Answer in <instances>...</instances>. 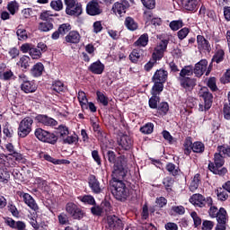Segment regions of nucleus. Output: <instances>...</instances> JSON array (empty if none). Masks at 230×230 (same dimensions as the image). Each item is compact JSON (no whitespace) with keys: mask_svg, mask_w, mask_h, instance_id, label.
<instances>
[{"mask_svg":"<svg viewBox=\"0 0 230 230\" xmlns=\"http://www.w3.org/2000/svg\"><path fill=\"white\" fill-rule=\"evenodd\" d=\"M214 162L208 161V170L216 175H225L228 172L225 165V156L220 152H217L214 155Z\"/></svg>","mask_w":230,"mask_h":230,"instance_id":"nucleus-3","label":"nucleus"},{"mask_svg":"<svg viewBox=\"0 0 230 230\" xmlns=\"http://www.w3.org/2000/svg\"><path fill=\"white\" fill-rule=\"evenodd\" d=\"M77 98L82 110L84 111V109H88V99L85 93L83 91H79Z\"/></svg>","mask_w":230,"mask_h":230,"instance_id":"nucleus-34","label":"nucleus"},{"mask_svg":"<svg viewBox=\"0 0 230 230\" xmlns=\"http://www.w3.org/2000/svg\"><path fill=\"white\" fill-rule=\"evenodd\" d=\"M134 146V140L130 136L122 135L119 139H118V151L120 153L128 152L132 150Z\"/></svg>","mask_w":230,"mask_h":230,"instance_id":"nucleus-8","label":"nucleus"},{"mask_svg":"<svg viewBox=\"0 0 230 230\" xmlns=\"http://www.w3.org/2000/svg\"><path fill=\"white\" fill-rule=\"evenodd\" d=\"M54 22H40L38 29L41 32H49L54 28Z\"/></svg>","mask_w":230,"mask_h":230,"instance_id":"nucleus-33","label":"nucleus"},{"mask_svg":"<svg viewBox=\"0 0 230 230\" xmlns=\"http://www.w3.org/2000/svg\"><path fill=\"white\" fill-rule=\"evenodd\" d=\"M169 26L172 31H178L180 29L182 28V26H184V22H182V20L172 21L170 22Z\"/></svg>","mask_w":230,"mask_h":230,"instance_id":"nucleus-52","label":"nucleus"},{"mask_svg":"<svg viewBox=\"0 0 230 230\" xmlns=\"http://www.w3.org/2000/svg\"><path fill=\"white\" fill-rule=\"evenodd\" d=\"M78 199L80 200V202L85 205H96L95 198L91 194H84V196H79Z\"/></svg>","mask_w":230,"mask_h":230,"instance_id":"nucleus-32","label":"nucleus"},{"mask_svg":"<svg viewBox=\"0 0 230 230\" xmlns=\"http://www.w3.org/2000/svg\"><path fill=\"white\" fill-rule=\"evenodd\" d=\"M38 157H39V159L49 161V162H50L51 164H58V160H56V158L52 157L51 155L45 154L44 152H40L38 155Z\"/></svg>","mask_w":230,"mask_h":230,"instance_id":"nucleus-53","label":"nucleus"},{"mask_svg":"<svg viewBox=\"0 0 230 230\" xmlns=\"http://www.w3.org/2000/svg\"><path fill=\"white\" fill-rule=\"evenodd\" d=\"M52 16H58V13L52 14L49 11H45L40 14V19L44 22H54V18Z\"/></svg>","mask_w":230,"mask_h":230,"instance_id":"nucleus-50","label":"nucleus"},{"mask_svg":"<svg viewBox=\"0 0 230 230\" xmlns=\"http://www.w3.org/2000/svg\"><path fill=\"white\" fill-rule=\"evenodd\" d=\"M197 5H198L197 0H187L184 3L183 7L186 11L197 12Z\"/></svg>","mask_w":230,"mask_h":230,"instance_id":"nucleus-40","label":"nucleus"},{"mask_svg":"<svg viewBox=\"0 0 230 230\" xmlns=\"http://www.w3.org/2000/svg\"><path fill=\"white\" fill-rule=\"evenodd\" d=\"M4 223L6 226L14 230H26V224L22 221L15 222L12 217H4Z\"/></svg>","mask_w":230,"mask_h":230,"instance_id":"nucleus-18","label":"nucleus"},{"mask_svg":"<svg viewBox=\"0 0 230 230\" xmlns=\"http://www.w3.org/2000/svg\"><path fill=\"white\" fill-rule=\"evenodd\" d=\"M50 6L53 10L57 12L63 10V7H64L62 0H53L50 3Z\"/></svg>","mask_w":230,"mask_h":230,"instance_id":"nucleus-60","label":"nucleus"},{"mask_svg":"<svg viewBox=\"0 0 230 230\" xmlns=\"http://www.w3.org/2000/svg\"><path fill=\"white\" fill-rule=\"evenodd\" d=\"M190 202L196 206L197 208H204L203 204V194L194 193L190 198Z\"/></svg>","mask_w":230,"mask_h":230,"instance_id":"nucleus-26","label":"nucleus"},{"mask_svg":"<svg viewBox=\"0 0 230 230\" xmlns=\"http://www.w3.org/2000/svg\"><path fill=\"white\" fill-rule=\"evenodd\" d=\"M58 29L60 31V36L64 37L65 34L71 31L72 27H71V24H69V22H65V23L59 25Z\"/></svg>","mask_w":230,"mask_h":230,"instance_id":"nucleus-55","label":"nucleus"},{"mask_svg":"<svg viewBox=\"0 0 230 230\" xmlns=\"http://www.w3.org/2000/svg\"><path fill=\"white\" fill-rule=\"evenodd\" d=\"M208 62L207 59H201L200 61L197 62L193 66L195 76L200 77L204 75V73L208 69Z\"/></svg>","mask_w":230,"mask_h":230,"instance_id":"nucleus-16","label":"nucleus"},{"mask_svg":"<svg viewBox=\"0 0 230 230\" xmlns=\"http://www.w3.org/2000/svg\"><path fill=\"white\" fill-rule=\"evenodd\" d=\"M163 183H164V186L167 192L172 191V186L174 183V180L172 178H171V176H166V178L164 179Z\"/></svg>","mask_w":230,"mask_h":230,"instance_id":"nucleus-48","label":"nucleus"},{"mask_svg":"<svg viewBox=\"0 0 230 230\" xmlns=\"http://www.w3.org/2000/svg\"><path fill=\"white\" fill-rule=\"evenodd\" d=\"M34 120L38 122V124H41L47 127H56L58 126V120H55L54 118L49 117L48 114H38L34 118Z\"/></svg>","mask_w":230,"mask_h":230,"instance_id":"nucleus-11","label":"nucleus"},{"mask_svg":"<svg viewBox=\"0 0 230 230\" xmlns=\"http://www.w3.org/2000/svg\"><path fill=\"white\" fill-rule=\"evenodd\" d=\"M166 172L172 175V177H177V175H180L181 172V170L180 169V166H177L174 164V163L168 162L165 166Z\"/></svg>","mask_w":230,"mask_h":230,"instance_id":"nucleus-23","label":"nucleus"},{"mask_svg":"<svg viewBox=\"0 0 230 230\" xmlns=\"http://www.w3.org/2000/svg\"><path fill=\"white\" fill-rule=\"evenodd\" d=\"M89 71L92 72L93 74H95L97 75H100L101 74L103 73L105 69V66L102 64V61L97 60L95 62H93L90 66H89Z\"/></svg>","mask_w":230,"mask_h":230,"instance_id":"nucleus-21","label":"nucleus"},{"mask_svg":"<svg viewBox=\"0 0 230 230\" xmlns=\"http://www.w3.org/2000/svg\"><path fill=\"white\" fill-rule=\"evenodd\" d=\"M215 226V222L213 221H208L207 219H205L202 222V227L201 230H213Z\"/></svg>","mask_w":230,"mask_h":230,"instance_id":"nucleus-64","label":"nucleus"},{"mask_svg":"<svg viewBox=\"0 0 230 230\" xmlns=\"http://www.w3.org/2000/svg\"><path fill=\"white\" fill-rule=\"evenodd\" d=\"M33 119L31 117H25L20 122L18 127V137L24 138L26 136L30 135L32 130Z\"/></svg>","mask_w":230,"mask_h":230,"instance_id":"nucleus-7","label":"nucleus"},{"mask_svg":"<svg viewBox=\"0 0 230 230\" xmlns=\"http://www.w3.org/2000/svg\"><path fill=\"white\" fill-rule=\"evenodd\" d=\"M197 42L199 50L208 52L211 51V44L206 38H204V35H198Z\"/></svg>","mask_w":230,"mask_h":230,"instance_id":"nucleus-19","label":"nucleus"},{"mask_svg":"<svg viewBox=\"0 0 230 230\" xmlns=\"http://www.w3.org/2000/svg\"><path fill=\"white\" fill-rule=\"evenodd\" d=\"M31 58L32 59H40L42 57V53L41 51L39 49L38 45L37 47H35V45H31V54H30Z\"/></svg>","mask_w":230,"mask_h":230,"instance_id":"nucleus-47","label":"nucleus"},{"mask_svg":"<svg viewBox=\"0 0 230 230\" xmlns=\"http://www.w3.org/2000/svg\"><path fill=\"white\" fill-rule=\"evenodd\" d=\"M20 198L23 199V202L33 211H38L39 206L33 197L30 193L21 191L19 194Z\"/></svg>","mask_w":230,"mask_h":230,"instance_id":"nucleus-13","label":"nucleus"},{"mask_svg":"<svg viewBox=\"0 0 230 230\" xmlns=\"http://www.w3.org/2000/svg\"><path fill=\"white\" fill-rule=\"evenodd\" d=\"M199 96L203 102V103L199 105V111H208L211 109L213 102H214V95L211 92H209L208 87H202L199 93Z\"/></svg>","mask_w":230,"mask_h":230,"instance_id":"nucleus-4","label":"nucleus"},{"mask_svg":"<svg viewBox=\"0 0 230 230\" xmlns=\"http://www.w3.org/2000/svg\"><path fill=\"white\" fill-rule=\"evenodd\" d=\"M130 7V4L128 0H120V2L114 3L112 5V11L115 14L119 15L120 17L126 14L127 10Z\"/></svg>","mask_w":230,"mask_h":230,"instance_id":"nucleus-12","label":"nucleus"},{"mask_svg":"<svg viewBox=\"0 0 230 230\" xmlns=\"http://www.w3.org/2000/svg\"><path fill=\"white\" fill-rule=\"evenodd\" d=\"M178 80L180 82V85L190 93L193 91L194 87L197 85V80L189 76L178 78Z\"/></svg>","mask_w":230,"mask_h":230,"instance_id":"nucleus-14","label":"nucleus"},{"mask_svg":"<svg viewBox=\"0 0 230 230\" xmlns=\"http://www.w3.org/2000/svg\"><path fill=\"white\" fill-rule=\"evenodd\" d=\"M88 185L93 194H101V192L103 191V186L101 184L100 180L94 174L89 175Z\"/></svg>","mask_w":230,"mask_h":230,"instance_id":"nucleus-10","label":"nucleus"},{"mask_svg":"<svg viewBox=\"0 0 230 230\" xmlns=\"http://www.w3.org/2000/svg\"><path fill=\"white\" fill-rule=\"evenodd\" d=\"M44 69L45 66L42 62H37L31 69V75L35 78L40 77L43 75Z\"/></svg>","mask_w":230,"mask_h":230,"instance_id":"nucleus-22","label":"nucleus"},{"mask_svg":"<svg viewBox=\"0 0 230 230\" xmlns=\"http://www.w3.org/2000/svg\"><path fill=\"white\" fill-rule=\"evenodd\" d=\"M190 29L189 27H183L180 31H177V37L180 40H183L187 35H189Z\"/></svg>","mask_w":230,"mask_h":230,"instance_id":"nucleus-57","label":"nucleus"},{"mask_svg":"<svg viewBox=\"0 0 230 230\" xmlns=\"http://www.w3.org/2000/svg\"><path fill=\"white\" fill-rule=\"evenodd\" d=\"M12 174L16 182L19 183L25 181L24 176L22 175V173H21V172L18 169H13Z\"/></svg>","mask_w":230,"mask_h":230,"instance_id":"nucleus-61","label":"nucleus"},{"mask_svg":"<svg viewBox=\"0 0 230 230\" xmlns=\"http://www.w3.org/2000/svg\"><path fill=\"white\" fill-rule=\"evenodd\" d=\"M16 65L20 66V67L22 68V71H26V69L30 67L31 58L29 56H22Z\"/></svg>","mask_w":230,"mask_h":230,"instance_id":"nucleus-29","label":"nucleus"},{"mask_svg":"<svg viewBox=\"0 0 230 230\" xmlns=\"http://www.w3.org/2000/svg\"><path fill=\"white\" fill-rule=\"evenodd\" d=\"M85 216V213L83 209L79 208L77 205H75V208L74 209V213L72 214V218L74 220H82Z\"/></svg>","mask_w":230,"mask_h":230,"instance_id":"nucleus-46","label":"nucleus"},{"mask_svg":"<svg viewBox=\"0 0 230 230\" xmlns=\"http://www.w3.org/2000/svg\"><path fill=\"white\" fill-rule=\"evenodd\" d=\"M164 56V51L162 50V49H160L158 45H156L152 55L153 60H155V63H157V60L163 59Z\"/></svg>","mask_w":230,"mask_h":230,"instance_id":"nucleus-45","label":"nucleus"},{"mask_svg":"<svg viewBox=\"0 0 230 230\" xmlns=\"http://www.w3.org/2000/svg\"><path fill=\"white\" fill-rule=\"evenodd\" d=\"M35 137L39 141L49 143L53 146L58 143V136L55 135L52 132L42 129V128H37L34 132Z\"/></svg>","mask_w":230,"mask_h":230,"instance_id":"nucleus-5","label":"nucleus"},{"mask_svg":"<svg viewBox=\"0 0 230 230\" xmlns=\"http://www.w3.org/2000/svg\"><path fill=\"white\" fill-rule=\"evenodd\" d=\"M96 95H97V102L99 103H101L104 107H107V105H109L110 99L107 95L104 94L103 92L97 91Z\"/></svg>","mask_w":230,"mask_h":230,"instance_id":"nucleus-37","label":"nucleus"},{"mask_svg":"<svg viewBox=\"0 0 230 230\" xmlns=\"http://www.w3.org/2000/svg\"><path fill=\"white\" fill-rule=\"evenodd\" d=\"M157 111L164 115H167L169 111V103H167V102H161V103L158 105Z\"/></svg>","mask_w":230,"mask_h":230,"instance_id":"nucleus-62","label":"nucleus"},{"mask_svg":"<svg viewBox=\"0 0 230 230\" xmlns=\"http://www.w3.org/2000/svg\"><path fill=\"white\" fill-rule=\"evenodd\" d=\"M82 36L78 31H69L68 34L65 36V42L69 45H78L81 41Z\"/></svg>","mask_w":230,"mask_h":230,"instance_id":"nucleus-15","label":"nucleus"},{"mask_svg":"<svg viewBox=\"0 0 230 230\" xmlns=\"http://www.w3.org/2000/svg\"><path fill=\"white\" fill-rule=\"evenodd\" d=\"M76 143H78V135H76L75 132H74L73 135H67L63 142V144H68V146Z\"/></svg>","mask_w":230,"mask_h":230,"instance_id":"nucleus-49","label":"nucleus"},{"mask_svg":"<svg viewBox=\"0 0 230 230\" xmlns=\"http://www.w3.org/2000/svg\"><path fill=\"white\" fill-rule=\"evenodd\" d=\"M100 4H102L100 0H91L86 4V13L91 16L102 14L103 13V9Z\"/></svg>","mask_w":230,"mask_h":230,"instance_id":"nucleus-9","label":"nucleus"},{"mask_svg":"<svg viewBox=\"0 0 230 230\" xmlns=\"http://www.w3.org/2000/svg\"><path fill=\"white\" fill-rule=\"evenodd\" d=\"M217 151L221 154L224 157H230V146L229 145H219L217 147Z\"/></svg>","mask_w":230,"mask_h":230,"instance_id":"nucleus-39","label":"nucleus"},{"mask_svg":"<svg viewBox=\"0 0 230 230\" xmlns=\"http://www.w3.org/2000/svg\"><path fill=\"white\" fill-rule=\"evenodd\" d=\"M140 58L141 51L139 50H133L129 55V59L131 60V63L137 64Z\"/></svg>","mask_w":230,"mask_h":230,"instance_id":"nucleus-58","label":"nucleus"},{"mask_svg":"<svg viewBox=\"0 0 230 230\" xmlns=\"http://www.w3.org/2000/svg\"><path fill=\"white\" fill-rule=\"evenodd\" d=\"M106 157L110 164H113V170L111 172V177L114 178H125L127 175V157L125 155L117 156V154L113 151H108Z\"/></svg>","mask_w":230,"mask_h":230,"instance_id":"nucleus-1","label":"nucleus"},{"mask_svg":"<svg viewBox=\"0 0 230 230\" xmlns=\"http://www.w3.org/2000/svg\"><path fill=\"white\" fill-rule=\"evenodd\" d=\"M207 84L208 88L212 91V93H216L217 91H218V86L217 84L216 77H210Z\"/></svg>","mask_w":230,"mask_h":230,"instance_id":"nucleus-59","label":"nucleus"},{"mask_svg":"<svg viewBox=\"0 0 230 230\" xmlns=\"http://www.w3.org/2000/svg\"><path fill=\"white\" fill-rule=\"evenodd\" d=\"M168 71L164 68H161L157 69L155 73L153 75L152 81H157L159 83H162L163 84H165V83L168 81Z\"/></svg>","mask_w":230,"mask_h":230,"instance_id":"nucleus-17","label":"nucleus"},{"mask_svg":"<svg viewBox=\"0 0 230 230\" xmlns=\"http://www.w3.org/2000/svg\"><path fill=\"white\" fill-rule=\"evenodd\" d=\"M51 90L54 91V93H61L65 91V84L61 81H55L51 84Z\"/></svg>","mask_w":230,"mask_h":230,"instance_id":"nucleus-42","label":"nucleus"},{"mask_svg":"<svg viewBox=\"0 0 230 230\" xmlns=\"http://www.w3.org/2000/svg\"><path fill=\"white\" fill-rule=\"evenodd\" d=\"M190 217H192L193 221H194V227H199L201 226L202 223V219L200 218V217L197 214V211H192L190 213Z\"/></svg>","mask_w":230,"mask_h":230,"instance_id":"nucleus-63","label":"nucleus"},{"mask_svg":"<svg viewBox=\"0 0 230 230\" xmlns=\"http://www.w3.org/2000/svg\"><path fill=\"white\" fill-rule=\"evenodd\" d=\"M154 83L151 93H155L156 96H159L164 89V84L159 81H152Z\"/></svg>","mask_w":230,"mask_h":230,"instance_id":"nucleus-35","label":"nucleus"},{"mask_svg":"<svg viewBox=\"0 0 230 230\" xmlns=\"http://www.w3.org/2000/svg\"><path fill=\"white\" fill-rule=\"evenodd\" d=\"M155 125L152 122H147L146 125L142 126L139 132L145 135H150L154 132Z\"/></svg>","mask_w":230,"mask_h":230,"instance_id":"nucleus-44","label":"nucleus"},{"mask_svg":"<svg viewBox=\"0 0 230 230\" xmlns=\"http://www.w3.org/2000/svg\"><path fill=\"white\" fill-rule=\"evenodd\" d=\"M149 42L148 33H144L139 36V38L135 41L134 45L137 47H146Z\"/></svg>","mask_w":230,"mask_h":230,"instance_id":"nucleus-28","label":"nucleus"},{"mask_svg":"<svg viewBox=\"0 0 230 230\" xmlns=\"http://www.w3.org/2000/svg\"><path fill=\"white\" fill-rule=\"evenodd\" d=\"M152 93V96L149 99V108L158 110L159 108L158 103L161 101V97L159 95L155 94L154 93Z\"/></svg>","mask_w":230,"mask_h":230,"instance_id":"nucleus-38","label":"nucleus"},{"mask_svg":"<svg viewBox=\"0 0 230 230\" xmlns=\"http://www.w3.org/2000/svg\"><path fill=\"white\" fill-rule=\"evenodd\" d=\"M217 221L220 225L226 226V223L228 222V214L227 211L224 208V207H221L219 208Z\"/></svg>","mask_w":230,"mask_h":230,"instance_id":"nucleus-24","label":"nucleus"},{"mask_svg":"<svg viewBox=\"0 0 230 230\" xmlns=\"http://www.w3.org/2000/svg\"><path fill=\"white\" fill-rule=\"evenodd\" d=\"M16 78H17L16 75L13 74V72L11 69H7L6 71H4V73L1 75V80L5 82H8L11 80L15 81Z\"/></svg>","mask_w":230,"mask_h":230,"instance_id":"nucleus-43","label":"nucleus"},{"mask_svg":"<svg viewBox=\"0 0 230 230\" xmlns=\"http://www.w3.org/2000/svg\"><path fill=\"white\" fill-rule=\"evenodd\" d=\"M20 88L24 93H34L37 91V84L28 79L25 84H21Z\"/></svg>","mask_w":230,"mask_h":230,"instance_id":"nucleus-20","label":"nucleus"},{"mask_svg":"<svg viewBox=\"0 0 230 230\" xmlns=\"http://www.w3.org/2000/svg\"><path fill=\"white\" fill-rule=\"evenodd\" d=\"M57 129L58 134V138L60 141H62V144H64L66 136L70 134L68 127L66 125H60L57 128Z\"/></svg>","mask_w":230,"mask_h":230,"instance_id":"nucleus-27","label":"nucleus"},{"mask_svg":"<svg viewBox=\"0 0 230 230\" xmlns=\"http://www.w3.org/2000/svg\"><path fill=\"white\" fill-rule=\"evenodd\" d=\"M124 25L129 31H137V30L138 29L137 22H136L131 16H128L125 18Z\"/></svg>","mask_w":230,"mask_h":230,"instance_id":"nucleus-25","label":"nucleus"},{"mask_svg":"<svg viewBox=\"0 0 230 230\" xmlns=\"http://www.w3.org/2000/svg\"><path fill=\"white\" fill-rule=\"evenodd\" d=\"M107 221L108 226L112 229H115V227L119 226L122 223V221L119 217H117L116 215L108 216Z\"/></svg>","mask_w":230,"mask_h":230,"instance_id":"nucleus-31","label":"nucleus"},{"mask_svg":"<svg viewBox=\"0 0 230 230\" xmlns=\"http://www.w3.org/2000/svg\"><path fill=\"white\" fill-rule=\"evenodd\" d=\"M193 73H194V66L192 65L185 66L180 71V77L179 78H184V77L191 76V75H193Z\"/></svg>","mask_w":230,"mask_h":230,"instance_id":"nucleus-30","label":"nucleus"},{"mask_svg":"<svg viewBox=\"0 0 230 230\" xmlns=\"http://www.w3.org/2000/svg\"><path fill=\"white\" fill-rule=\"evenodd\" d=\"M122 179L124 178H114V176H112L111 180L109 181V185L114 199L119 202H126L130 196V190L127 187V184L123 182Z\"/></svg>","mask_w":230,"mask_h":230,"instance_id":"nucleus-2","label":"nucleus"},{"mask_svg":"<svg viewBox=\"0 0 230 230\" xmlns=\"http://www.w3.org/2000/svg\"><path fill=\"white\" fill-rule=\"evenodd\" d=\"M205 145L202 141H194L192 145V152L202 155L205 151Z\"/></svg>","mask_w":230,"mask_h":230,"instance_id":"nucleus-41","label":"nucleus"},{"mask_svg":"<svg viewBox=\"0 0 230 230\" xmlns=\"http://www.w3.org/2000/svg\"><path fill=\"white\" fill-rule=\"evenodd\" d=\"M7 10L9 11L11 15H15V13L19 12V4L15 0L8 3Z\"/></svg>","mask_w":230,"mask_h":230,"instance_id":"nucleus-51","label":"nucleus"},{"mask_svg":"<svg viewBox=\"0 0 230 230\" xmlns=\"http://www.w3.org/2000/svg\"><path fill=\"white\" fill-rule=\"evenodd\" d=\"M225 60V50L223 49H219L216 51L215 55L212 57V62L217 64H220Z\"/></svg>","mask_w":230,"mask_h":230,"instance_id":"nucleus-36","label":"nucleus"},{"mask_svg":"<svg viewBox=\"0 0 230 230\" xmlns=\"http://www.w3.org/2000/svg\"><path fill=\"white\" fill-rule=\"evenodd\" d=\"M66 13L67 15L78 17L82 15L83 9L82 4L76 2V0H65Z\"/></svg>","mask_w":230,"mask_h":230,"instance_id":"nucleus-6","label":"nucleus"},{"mask_svg":"<svg viewBox=\"0 0 230 230\" xmlns=\"http://www.w3.org/2000/svg\"><path fill=\"white\" fill-rule=\"evenodd\" d=\"M91 213L94 217H102L103 214V208L100 205H92Z\"/></svg>","mask_w":230,"mask_h":230,"instance_id":"nucleus-54","label":"nucleus"},{"mask_svg":"<svg viewBox=\"0 0 230 230\" xmlns=\"http://www.w3.org/2000/svg\"><path fill=\"white\" fill-rule=\"evenodd\" d=\"M10 173L7 169L0 168V182L7 183Z\"/></svg>","mask_w":230,"mask_h":230,"instance_id":"nucleus-56","label":"nucleus"}]
</instances>
